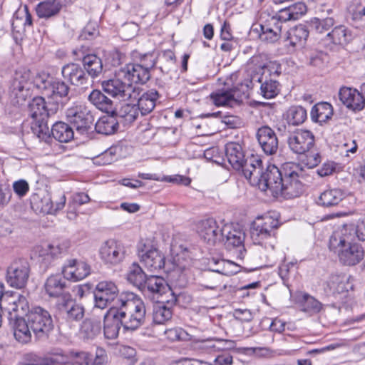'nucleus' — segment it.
Segmentation results:
<instances>
[{"label": "nucleus", "mask_w": 365, "mask_h": 365, "mask_svg": "<svg viewBox=\"0 0 365 365\" xmlns=\"http://www.w3.org/2000/svg\"><path fill=\"white\" fill-rule=\"evenodd\" d=\"M356 89L344 87L339 90V97L340 101L348 108L354 100V93Z\"/></svg>", "instance_id": "56"}, {"label": "nucleus", "mask_w": 365, "mask_h": 365, "mask_svg": "<svg viewBox=\"0 0 365 365\" xmlns=\"http://www.w3.org/2000/svg\"><path fill=\"white\" fill-rule=\"evenodd\" d=\"M287 119L292 125H299L307 119V110L302 106H292L287 112Z\"/></svg>", "instance_id": "48"}, {"label": "nucleus", "mask_w": 365, "mask_h": 365, "mask_svg": "<svg viewBox=\"0 0 365 365\" xmlns=\"http://www.w3.org/2000/svg\"><path fill=\"white\" fill-rule=\"evenodd\" d=\"M354 237L356 235L358 239L361 241H365V217L357 222L355 227L354 225Z\"/></svg>", "instance_id": "64"}, {"label": "nucleus", "mask_w": 365, "mask_h": 365, "mask_svg": "<svg viewBox=\"0 0 365 365\" xmlns=\"http://www.w3.org/2000/svg\"><path fill=\"white\" fill-rule=\"evenodd\" d=\"M304 302L302 304V309L304 312H318L321 309V303L315 299L314 297L304 294L303 297Z\"/></svg>", "instance_id": "53"}, {"label": "nucleus", "mask_w": 365, "mask_h": 365, "mask_svg": "<svg viewBox=\"0 0 365 365\" xmlns=\"http://www.w3.org/2000/svg\"><path fill=\"white\" fill-rule=\"evenodd\" d=\"M120 106L118 111L114 110L115 116L124 119L126 123L133 122L138 115V109L133 100Z\"/></svg>", "instance_id": "41"}, {"label": "nucleus", "mask_w": 365, "mask_h": 365, "mask_svg": "<svg viewBox=\"0 0 365 365\" xmlns=\"http://www.w3.org/2000/svg\"><path fill=\"white\" fill-rule=\"evenodd\" d=\"M119 77H123L129 83L137 86L138 83L144 84L150 78V71L138 63H130L120 69L118 73Z\"/></svg>", "instance_id": "19"}, {"label": "nucleus", "mask_w": 365, "mask_h": 365, "mask_svg": "<svg viewBox=\"0 0 365 365\" xmlns=\"http://www.w3.org/2000/svg\"><path fill=\"white\" fill-rule=\"evenodd\" d=\"M66 287L65 278L63 279L61 275L50 276L45 283L46 293L53 297L61 296L62 300H63L64 295H70L69 294L64 293Z\"/></svg>", "instance_id": "29"}, {"label": "nucleus", "mask_w": 365, "mask_h": 365, "mask_svg": "<svg viewBox=\"0 0 365 365\" xmlns=\"http://www.w3.org/2000/svg\"><path fill=\"white\" fill-rule=\"evenodd\" d=\"M294 168H297V166L292 163H287L284 167L285 173L283 180V192L279 195L286 198L297 197L303 192V185L299 180V173Z\"/></svg>", "instance_id": "12"}, {"label": "nucleus", "mask_w": 365, "mask_h": 365, "mask_svg": "<svg viewBox=\"0 0 365 365\" xmlns=\"http://www.w3.org/2000/svg\"><path fill=\"white\" fill-rule=\"evenodd\" d=\"M222 121L229 128H240L243 125V122L240 118L233 115H226L222 117Z\"/></svg>", "instance_id": "59"}, {"label": "nucleus", "mask_w": 365, "mask_h": 365, "mask_svg": "<svg viewBox=\"0 0 365 365\" xmlns=\"http://www.w3.org/2000/svg\"><path fill=\"white\" fill-rule=\"evenodd\" d=\"M58 305L60 309L65 312L66 318L68 322H78L84 317V307L73 300L70 295H64L63 302Z\"/></svg>", "instance_id": "23"}, {"label": "nucleus", "mask_w": 365, "mask_h": 365, "mask_svg": "<svg viewBox=\"0 0 365 365\" xmlns=\"http://www.w3.org/2000/svg\"><path fill=\"white\" fill-rule=\"evenodd\" d=\"M305 154V158L303 160V162L309 168H314L320 163L322 158L319 153L309 150Z\"/></svg>", "instance_id": "57"}, {"label": "nucleus", "mask_w": 365, "mask_h": 365, "mask_svg": "<svg viewBox=\"0 0 365 365\" xmlns=\"http://www.w3.org/2000/svg\"><path fill=\"white\" fill-rule=\"evenodd\" d=\"M327 36L335 44L343 45L349 42L351 38V33L346 26L340 25L334 27Z\"/></svg>", "instance_id": "43"}, {"label": "nucleus", "mask_w": 365, "mask_h": 365, "mask_svg": "<svg viewBox=\"0 0 365 365\" xmlns=\"http://www.w3.org/2000/svg\"><path fill=\"white\" fill-rule=\"evenodd\" d=\"M173 316L171 309L163 304H158L154 306L153 319V322L158 324H164L169 321Z\"/></svg>", "instance_id": "45"}, {"label": "nucleus", "mask_w": 365, "mask_h": 365, "mask_svg": "<svg viewBox=\"0 0 365 365\" xmlns=\"http://www.w3.org/2000/svg\"><path fill=\"white\" fill-rule=\"evenodd\" d=\"M213 104L217 106H231L235 101L233 93L231 91H217L210 96Z\"/></svg>", "instance_id": "46"}, {"label": "nucleus", "mask_w": 365, "mask_h": 365, "mask_svg": "<svg viewBox=\"0 0 365 365\" xmlns=\"http://www.w3.org/2000/svg\"><path fill=\"white\" fill-rule=\"evenodd\" d=\"M224 225L220 227L213 218L201 220L197 225V231L200 238L210 245H215L223 239Z\"/></svg>", "instance_id": "14"}, {"label": "nucleus", "mask_w": 365, "mask_h": 365, "mask_svg": "<svg viewBox=\"0 0 365 365\" xmlns=\"http://www.w3.org/2000/svg\"><path fill=\"white\" fill-rule=\"evenodd\" d=\"M253 32H257L258 34L259 38L262 41H265L267 43H274L277 41L281 36L280 32L273 31L272 29L266 27L262 24L259 25V29L257 27L252 29Z\"/></svg>", "instance_id": "47"}, {"label": "nucleus", "mask_w": 365, "mask_h": 365, "mask_svg": "<svg viewBox=\"0 0 365 365\" xmlns=\"http://www.w3.org/2000/svg\"><path fill=\"white\" fill-rule=\"evenodd\" d=\"M95 307L101 309L106 308L111 302L115 304L119 297V290L111 281L98 282L93 292Z\"/></svg>", "instance_id": "10"}, {"label": "nucleus", "mask_w": 365, "mask_h": 365, "mask_svg": "<svg viewBox=\"0 0 365 365\" xmlns=\"http://www.w3.org/2000/svg\"><path fill=\"white\" fill-rule=\"evenodd\" d=\"M109 309L104 316L103 332L106 338L114 339L118 337L122 324Z\"/></svg>", "instance_id": "31"}, {"label": "nucleus", "mask_w": 365, "mask_h": 365, "mask_svg": "<svg viewBox=\"0 0 365 365\" xmlns=\"http://www.w3.org/2000/svg\"><path fill=\"white\" fill-rule=\"evenodd\" d=\"M68 357L71 365H90L92 361L91 355L85 351H71Z\"/></svg>", "instance_id": "52"}, {"label": "nucleus", "mask_w": 365, "mask_h": 365, "mask_svg": "<svg viewBox=\"0 0 365 365\" xmlns=\"http://www.w3.org/2000/svg\"><path fill=\"white\" fill-rule=\"evenodd\" d=\"M68 363H69L68 356L56 353L38 360L35 365H65Z\"/></svg>", "instance_id": "50"}, {"label": "nucleus", "mask_w": 365, "mask_h": 365, "mask_svg": "<svg viewBox=\"0 0 365 365\" xmlns=\"http://www.w3.org/2000/svg\"><path fill=\"white\" fill-rule=\"evenodd\" d=\"M212 262L216 265V267L212 269L213 272L231 276L238 273L240 270V266L229 260L216 259L213 258Z\"/></svg>", "instance_id": "42"}, {"label": "nucleus", "mask_w": 365, "mask_h": 365, "mask_svg": "<svg viewBox=\"0 0 365 365\" xmlns=\"http://www.w3.org/2000/svg\"><path fill=\"white\" fill-rule=\"evenodd\" d=\"M127 255V248L118 241L110 240L103 244L100 249L101 259L106 264L116 265L123 261Z\"/></svg>", "instance_id": "13"}, {"label": "nucleus", "mask_w": 365, "mask_h": 365, "mask_svg": "<svg viewBox=\"0 0 365 365\" xmlns=\"http://www.w3.org/2000/svg\"><path fill=\"white\" fill-rule=\"evenodd\" d=\"M0 308L8 312L9 325L15 331V324L20 320H25L30 312L29 303L27 298L23 295L6 296L0 304Z\"/></svg>", "instance_id": "5"}, {"label": "nucleus", "mask_w": 365, "mask_h": 365, "mask_svg": "<svg viewBox=\"0 0 365 365\" xmlns=\"http://www.w3.org/2000/svg\"><path fill=\"white\" fill-rule=\"evenodd\" d=\"M29 273L30 266L27 260H15L7 269L6 282L12 287L21 289L26 284Z\"/></svg>", "instance_id": "11"}, {"label": "nucleus", "mask_w": 365, "mask_h": 365, "mask_svg": "<svg viewBox=\"0 0 365 365\" xmlns=\"http://www.w3.org/2000/svg\"><path fill=\"white\" fill-rule=\"evenodd\" d=\"M61 73L65 80L76 86H83L88 81L84 68L77 63H72L63 66Z\"/></svg>", "instance_id": "22"}, {"label": "nucleus", "mask_w": 365, "mask_h": 365, "mask_svg": "<svg viewBox=\"0 0 365 365\" xmlns=\"http://www.w3.org/2000/svg\"><path fill=\"white\" fill-rule=\"evenodd\" d=\"M245 236L242 230L234 228L232 225H225L223 239L221 242H223L226 248L230 250L234 248H242Z\"/></svg>", "instance_id": "24"}, {"label": "nucleus", "mask_w": 365, "mask_h": 365, "mask_svg": "<svg viewBox=\"0 0 365 365\" xmlns=\"http://www.w3.org/2000/svg\"><path fill=\"white\" fill-rule=\"evenodd\" d=\"M51 132L53 137L61 143H68L73 139L74 137L73 128L68 124L63 122L54 123Z\"/></svg>", "instance_id": "34"}, {"label": "nucleus", "mask_w": 365, "mask_h": 365, "mask_svg": "<svg viewBox=\"0 0 365 365\" xmlns=\"http://www.w3.org/2000/svg\"><path fill=\"white\" fill-rule=\"evenodd\" d=\"M138 256L140 262L148 271L155 272L164 267L165 256L160 250L153 246L145 244L140 245Z\"/></svg>", "instance_id": "15"}, {"label": "nucleus", "mask_w": 365, "mask_h": 365, "mask_svg": "<svg viewBox=\"0 0 365 365\" xmlns=\"http://www.w3.org/2000/svg\"><path fill=\"white\" fill-rule=\"evenodd\" d=\"M111 115H104L98 119L95 125L97 133L106 135L113 134L119 127V122L113 113Z\"/></svg>", "instance_id": "30"}, {"label": "nucleus", "mask_w": 365, "mask_h": 365, "mask_svg": "<svg viewBox=\"0 0 365 365\" xmlns=\"http://www.w3.org/2000/svg\"><path fill=\"white\" fill-rule=\"evenodd\" d=\"M295 20L299 19L307 12V6L303 2L299 1L288 6Z\"/></svg>", "instance_id": "58"}, {"label": "nucleus", "mask_w": 365, "mask_h": 365, "mask_svg": "<svg viewBox=\"0 0 365 365\" xmlns=\"http://www.w3.org/2000/svg\"><path fill=\"white\" fill-rule=\"evenodd\" d=\"M29 115L34 120L38 118H48L50 115H52L50 110V106L48 101L46 102L44 98L38 96L32 99L28 105Z\"/></svg>", "instance_id": "28"}, {"label": "nucleus", "mask_w": 365, "mask_h": 365, "mask_svg": "<svg viewBox=\"0 0 365 365\" xmlns=\"http://www.w3.org/2000/svg\"><path fill=\"white\" fill-rule=\"evenodd\" d=\"M101 332V322L97 319H86L81 327V335L84 340H93Z\"/></svg>", "instance_id": "36"}, {"label": "nucleus", "mask_w": 365, "mask_h": 365, "mask_svg": "<svg viewBox=\"0 0 365 365\" xmlns=\"http://www.w3.org/2000/svg\"><path fill=\"white\" fill-rule=\"evenodd\" d=\"M141 292L148 297H152L158 301V298L166 292H170V288L164 278L157 275H148L145 280Z\"/></svg>", "instance_id": "18"}, {"label": "nucleus", "mask_w": 365, "mask_h": 365, "mask_svg": "<svg viewBox=\"0 0 365 365\" xmlns=\"http://www.w3.org/2000/svg\"><path fill=\"white\" fill-rule=\"evenodd\" d=\"M309 33L306 26L299 24L287 32V39L292 46H302L309 36Z\"/></svg>", "instance_id": "37"}, {"label": "nucleus", "mask_w": 365, "mask_h": 365, "mask_svg": "<svg viewBox=\"0 0 365 365\" xmlns=\"http://www.w3.org/2000/svg\"><path fill=\"white\" fill-rule=\"evenodd\" d=\"M225 155L228 162L235 170H241L245 163V153L240 144L230 142L225 145Z\"/></svg>", "instance_id": "26"}, {"label": "nucleus", "mask_w": 365, "mask_h": 365, "mask_svg": "<svg viewBox=\"0 0 365 365\" xmlns=\"http://www.w3.org/2000/svg\"><path fill=\"white\" fill-rule=\"evenodd\" d=\"M36 83L37 90L47 98L51 113L62 109L70 100V88L64 81L53 79L46 73H41Z\"/></svg>", "instance_id": "4"}, {"label": "nucleus", "mask_w": 365, "mask_h": 365, "mask_svg": "<svg viewBox=\"0 0 365 365\" xmlns=\"http://www.w3.org/2000/svg\"><path fill=\"white\" fill-rule=\"evenodd\" d=\"M61 9L58 0H45L39 3L36 7V13L41 18H50L56 15Z\"/></svg>", "instance_id": "39"}, {"label": "nucleus", "mask_w": 365, "mask_h": 365, "mask_svg": "<svg viewBox=\"0 0 365 365\" xmlns=\"http://www.w3.org/2000/svg\"><path fill=\"white\" fill-rule=\"evenodd\" d=\"M14 192L19 196H24L29 191V186L26 180H20L13 185Z\"/></svg>", "instance_id": "62"}, {"label": "nucleus", "mask_w": 365, "mask_h": 365, "mask_svg": "<svg viewBox=\"0 0 365 365\" xmlns=\"http://www.w3.org/2000/svg\"><path fill=\"white\" fill-rule=\"evenodd\" d=\"M121 77L118 76L116 78H112L101 82V87L104 92L120 101H125L137 99L139 95V87L123 81Z\"/></svg>", "instance_id": "7"}, {"label": "nucleus", "mask_w": 365, "mask_h": 365, "mask_svg": "<svg viewBox=\"0 0 365 365\" xmlns=\"http://www.w3.org/2000/svg\"><path fill=\"white\" fill-rule=\"evenodd\" d=\"M354 240V230L352 224L342 225L330 237L329 247L337 254L339 261L344 265H356L364 257L362 246L353 242Z\"/></svg>", "instance_id": "3"}, {"label": "nucleus", "mask_w": 365, "mask_h": 365, "mask_svg": "<svg viewBox=\"0 0 365 365\" xmlns=\"http://www.w3.org/2000/svg\"><path fill=\"white\" fill-rule=\"evenodd\" d=\"M350 108L354 110H361L365 108V99L364 95L361 94V89H356L354 93V100L349 105Z\"/></svg>", "instance_id": "54"}, {"label": "nucleus", "mask_w": 365, "mask_h": 365, "mask_svg": "<svg viewBox=\"0 0 365 365\" xmlns=\"http://www.w3.org/2000/svg\"><path fill=\"white\" fill-rule=\"evenodd\" d=\"M279 83L274 80L265 81L260 86L261 94L264 98H272L279 93Z\"/></svg>", "instance_id": "51"}, {"label": "nucleus", "mask_w": 365, "mask_h": 365, "mask_svg": "<svg viewBox=\"0 0 365 365\" xmlns=\"http://www.w3.org/2000/svg\"><path fill=\"white\" fill-rule=\"evenodd\" d=\"M159 93L155 89H150L147 92L143 93L141 96L138 95L137 99V107L138 110L143 115H147L152 112L155 107L156 101L159 98ZM133 101V99L131 100Z\"/></svg>", "instance_id": "27"}, {"label": "nucleus", "mask_w": 365, "mask_h": 365, "mask_svg": "<svg viewBox=\"0 0 365 365\" xmlns=\"http://www.w3.org/2000/svg\"><path fill=\"white\" fill-rule=\"evenodd\" d=\"M356 89L344 87L339 90V97L340 101L348 108L354 100V93Z\"/></svg>", "instance_id": "55"}, {"label": "nucleus", "mask_w": 365, "mask_h": 365, "mask_svg": "<svg viewBox=\"0 0 365 365\" xmlns=\"http://www.w3.org/2000/svg\"><path fill=\"white\" fill-rule=\"evenodd\" d=\"M147 276L139 264L134 262L129 267L127 279L140 290Z\"/></svg>", "instance_id": "40"}, {"label": "nucleus", "mask_w": 365, "mask_h": 365, "mask_svg": "<svg viewBox=\"0 0 365 365\" xmlns=\"http://www.w3.org/2000/svg\"><path fill=\"white\" fill-rule=\"evenodd\" d=\"M125 330L135 331L145 324L146 309L143 301L133 292H122L110 308Z\"/></svg>", "instance_id": "2"}, {"label": "nucleus", "mask_w": 365, "mask_h": 365, "mask_svg": "<svg viewBox=\"0 0 365 365\" xmlns=\"http://www.w3.org/2000/svg\"><path fill=\"white\" fill-rule=\"evenodd\" d=\"M284 175L274 165H269L263 171L257 184L264 192L270 190L272 194L277 197L283 192Z\"/></svg>", "instance_id": "9"}, {"label": "nucleus", "mask_w": 365, "mask_h": 365, "mask_svg": "<svg viewBox=\"0 0 365 365\" xmlns=\"http://www.w3.org/2000/svg\"><path fill=\"white\" fill-rule=\"evenodd\" d=\"M68 121L81 135L88 134L94 122L91 110L85 105H74L68 108L66 113Z\"/></svg>", "instance_id": "8"}, {"label": "nucleus", "mask_w": 365, "mask_h": 365, "mask_svg": "<svg viewBox=\"0 0 365 365\" xmlns=\"http://www.w3.org/2000/svg\"><path fill=\"white\" fill-rule=\"evenodd\" d=\"M83 67L93 78L98 77L103 71L101 59L95 54H89L83 58Z\"/></svg>", "instance_id": "38"}, {"label": "nucleus", "mask_w": 365, "mask_h": 365, "mask_svg": "<svg viewBox=\"0 0 365 365\" xmlns=\"http://www.w3.org/2000/svg\"><path fill=\"white\" fill-rule=\"evenodd\" d=\"M279 226V223L277 217L271 215L258 217L252 223L251 234L252 237H257L259 240H266L274 237Z\"/></svg>", "instance_id": "16"}, {"label": "nucleus", "mask_w": 365, "mask_h": 365, "mask_svg": "<svg viewBox=\"0 0 365 365\" xmlns=\"http://www.w3.org/2000/svg\"><path fill=\"white\" fill-rule=\"evenodd\" d=\"M257 139L263 152L269 155L277 153L279 147L275 132L269 126H262L257 131Z\"/></svg>", "instance_id": "21"}, {"label": "nucleus", "mask_w": 365, "mask_h": 365, "mask_svg": "<svg viewBox=\"0 0 365 365\" xmlns=\"http://www.w3.org/2000/svg\"><path fill=\"white\" fill-rule=\"evenodd\" d=\"M241 169L245 177L255 183L257 182L264 171L262 160L254 155L245 160Z\"/></svg>", "instance_id": "25"}, {"label": "nucleus", "mask_w": 365, "mask_h": 365, "mask_svg": "<svg viewBox=\"0 0 365 365\" xmlns=\"http://www.w3.org/2000/svg\"><path fill=\"white\" fill-rule=\"evenodd\" d=\"M274 16L281 21L282 24L289 21H295L288 6L280 9Z\"/></svg>", "instance_id": "63"}, {"label": "nucleus", "mask_w": 365, "mask_h": 365, "mask_svg": "<svg viewBox=\"0 0 365 365\" xmlns=\"http://www.w3.org/2000/svg\"><path fill=\"white\" fill-rule=\"evenodd\" d=\"M334 19L331 17L319 19L313 18L309 22L311 30L317 34H324L328 31L334 25Z\"/></svg>", "instance_id": "44"}, {"label": "nucleus", "mask_w": 365, "mask_h": 365, "mask_svg": "<svg viewBox=\"0 0 365 365\" xmlns=\"http://www.w3.org/2000/svg\"><path fill=\"white\" fill-rule=\"evenodd\" d=\"M289 148L297 154H305L314 145V136L307 130H297L288 138Z\"/></svg>", "instance_id": "17"}, {"label": "nucleus", "mask_w": 365, "mask_h": 365, "mask_svg": "<svg viewBox=\"0 0 365 365\" xmlns=\"http://www.w3.org/2000/svg\"><path fill=\"white\" fill-rule=\"evenodd\" d=\"M41 74L35 76L29 70L19 71L11 86V96L16 101V103H22L31 96V91L37 89L36 81Z\"/></svg>", "instance_id": "6"}, {"label": "nucleus", "mask_w": 365, "mask_h": 365, "mask_svg": "<svg viewBox=\"0 0 365 365\" xmlns=\"http://www.w3.org/2000/svg\"><path fill=\"white\" fill-rule=\"evenodd\" d=\"M148 71H150L155 65V58L153 53H148L141 55L140 57V63Z\"/></svg>", "instance_id": "61"}, {"label": "nucleus", "mask_w": 365, "mask_h": 365, "mask_svg": "<svg viewBox=\"0 0 365 365\" xmlns=\"http://www.w3.org/2000/svg\"><path fill=\"white\" fill-rule=\"evenodd\" d=\"M47 118H41L34 120V122L32 123L31 129L34 134H36L40 139L46 140L50 136L49 127L46 121Z\"/></svg>", "instance_id": "49"}, {"label": "nucleus", "mask_w": 365, "mask_h": 365, "mask_svg": "<svg viewBox=\"0 0 365 365\" xmlns=\"http://www.w3.org/2000/svg\"><path fill=\"white\" fill-rule=\"evenodd\" d=\"M15 339L21 343L26 344L31 339V331L38 339L48 338L53 329V321L50 312L41 307H33L25 320H20L15 324Z\"/></svg>", "instance_id": "1"}, {"label": "nucleus", "mask_w": 365, "mask_h": 365, "mask_svg": "<svg viewBox=\"0 0 365 365\" xmlns=\"http://www.w3.org/2000/svg\"><path fill=\"white\" fill-rule=\"evenodd\" d=\"M88 100L99 110L107 113H113V101L101 91L93 90L88 96Z\"/></svg>", "instance_id": "33"}, {"label": "nucleus", "mask_w": 365, "mask_h": 365, "mask_svg": "<svg viewBox=\"0 0 365 365\" xmlns=\"http://www.w3.org/2000/svg\"><path fill=\"white\" fill-rule=\"evenodd\" d=\"M344 197L339 189H328L322 192L318 197L317 204L324 207L337 205Z\"/></svg>", "instance_id": "32"}, {"label": "nucleus", "mask_w": 365, "mask_h": 365, "mask_svg": "<svg viewBox=\"0 0 365 365\" xmlns=\"http://www.w3.org/2000/svg\"><path fill=\"white\" fill-rule=\"evenodd\" d=\"M44 200L46 202L45 207H42L43 212H51L52 210H57L62 209L66 203V197L65 195H62L61 197V201L56 204V207L53 208V202L51 201L50 197H45Z\"/></svg>", "instance_id": "60"}, {"label": "nucleus", "mask_w": 365, "mask_h": 365, "mask_svg": "<svg viewBox=\"0 0 365 365\" xmlns=\"http://www.w3.org/2000/svg\"><path fill=\"white\" fill-rule=\"evenodd\" d=\"M333 108L330 103L322 102L313 106L311 110V118L314 121L322 123H326L331 118Z\"/></svg>", "instance_id": "35"}, {"label": "nucleus", "mask_w": 365, "mask_h": 365, "mask_svg": "<svg viewBox=\"0 0 365 365\" xmlns=\"http://www.w3.org/2000/svg\"><path fill=\"white\" fill-rule=\"evenodd\" d=\"M91 268L85 262L76 259H68L63 266V278L74 282L81 280L89 275Z\"/></svg>", "instance_id": "20"}]
</instances>
